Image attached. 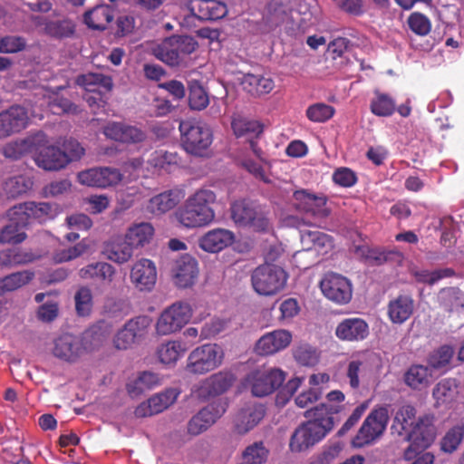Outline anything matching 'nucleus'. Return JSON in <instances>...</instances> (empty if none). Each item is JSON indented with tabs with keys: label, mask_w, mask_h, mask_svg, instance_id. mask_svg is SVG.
<instances>
[{
	"label": "nucleus",
	"mask_w": 464,
	"mask_h": 464,
	"mask_svg": "<svg viewBox=\"0 0 464 464\" xmlns=\"http://www.w3.org/2000/svg\"><path fill=\"white\" fill-rule=\"evenodd\" d=\"M115 268L106 262L89 264L79 271V276L83 280H90L98 285H109L115 276Z\"/></svg>",
	"instance_id": "25"
},
{
	"label": "nucleus",
	"mask_w": 464,
	"mask_h": 464,
	"mask_svg": "<svg viewBox=\"0 0 464 464\" xmlns=\"http://www.w3.org/2000/svg\"><path fill=\"white\" fill-rule=\"evenodd\" d=\"M408 25L413 33L420 36L427 35L431 29L430 19L420 13L411 14L408 18Z\"/></svg>",
	"instance_id": "61"
},
{
	"label": "nucleus",
	"mask_w": 464,
	"mask_h": 464,
	"mask_svg": "<svg viewBox=\"0 0 464 464\" xmlns=\"http://www.w3.org/2000/svg\"><path fill=\"white\" fill-rule=\"evenodd\" d=\"M293 197L298 209L314 216H328L329 210L325 208L326 198L324 197H318L304 189L295 191Z\"/></svg>",
	"instance_id": "23"
},
{
	"label": "nucleus",
	"mask_w": 464,
	"mask_h": 464,
	"mask_svg": "<svg viewBox=\"0 0 464 464\" xmlns=\"http://www.w3.org/2000/svg\"><path fill=\"white\" fill-rule=\"evenodd\" d=\"M34 274L24 270L13 273L0 279V290H18L33 280Z\"/></svg>",
	"instance_id": "46"
},
{
	"label": "nucleus",
	"mask_w": 464,
	"mask_h": 464,
	"mask_svg": "<svg viewBox=\"0 0 464 464\" xmlns=\"http://www.w3.org/2000/svg\"><path fill=\"white\" fill-rule=\"evenodd\" d=\"M28 122L26 110L19 105L0 112V139L24 130Z\"/></svg>",
	"instance_id": "16"
},
{
	"label": "nucleus",
	"mask_w": 464,
	"mask_h": 464,
	"mask_svg": "<svg viewBox=\"0 0 464 464\" xmlns=\"http://www.w3.org/2000/svg\"><path fill=\"white\" fill-rule=\"evenodd\" d=\"M32 183L24 176H15L7 179L5 183V191L9 198H16L25 193Z\"/></svg>",
	"instance_id": "58"
},
{
	"label": "nucleus",
	"mask_w": 464,
	"mask_h": 464,
	"mask_svg": "<svg viewBox=\"0 0 464 464\" xmlns=\"http://www.w3.org/2000/svg\"><path fill=\"white\" fill-rule=\"evenodd\" d=\"M241 85L249 94L260 96L271 92L275 88V82L261 74L246 73L241 80Z\"/></svg>",
	"instance_id": "29"
},
{
	"label": "nucleus",
	"mask_w": 464,
	"mask_h": 464,
	"mask_svg": "<svg viewBox=\"0 0 464 464\" xmlns=\"http://www.w3.org/2000/svg\"><path fill=\"white\" fill-rule=\"evenodd\" d=\"M107 257L117 264H124L128 262L133 255V247L125 240L120 244H113L107 249Z\"/></svg>",
	"instance_id": "54"
},
{
	"label": "nucleus",
	"mask_w": 464,
	"mask_h": 464,
	"mask_svg": "<svg viewBox=\"0 0 464 464\" xmlns=\"http://www.w3.org/2000/svg\"><path fill=\"white\" fill-rule=\"evenodd\" d=\"M367 323L361 318H347L343 320L335 329V335L343 341H362L368 336Z\"/></svg>",
	"instance_id": "24"
},
{
	"label": "nucleus",
	"mask_w": 464,
	"mask_h": 464,
	"mask_svg": "<svg viewBox=\"0 0 464 464\" xmlns=\"http://www.w3.org/2000/svg\"><path fill=\"white\" fill-rule=\"evenodd\" d=\"M301 241L308 249H314L321 254H327L334 248L331 236L321 231L304 230L301 232Z\"/></svg>",
	"instance_id": "31"
},
{
	"label": "nucleus",
	"mask_w": 464,
	"mask_h": 464,
	"mask_svg": "<svg viewBox=\"0 0 464 464\" xmlns=\"http://www.w3.org/2000/svg\"><path fill=\"white\" fill-rule=\"evenodd\" d=\"M106 138L121 143H139L146 139L140 128L123 122L110 121L102 129Z\"/></svg>",
	"instance_id": "14"
},
{
	"label": "nucleus",
	"mask_w": 464,
	"mask_h": 464,
	"mask_svg": "<svg viewBox=\"0 0 464 464\" xmlns=\"http://www.w3.org/2000/svg\"><path fill=\"white\" fill-rule=\"evenodd\" d=\"M85 353L82 340L71 334H63L53 341V354L64 362H75Z\"/></svg>",
	"instance_id": "12"
},
{
	"label": "nucleus",
	"mask_w": 464,
	"mask_h": 464,
	"mask_svg": "<svg viewBox=\"0 0 464 464\" xmlns=\"http://www.w3.org/2000/svg\"><path fill=\"white\" fill-rule=\"evenodd\" d=\"M268 456V450L263 442H255L244 450L242 464H263Z\"/></svg>",
	"instance_id": "51"
},
{
	"label": "nucleus",
	"mask_w": 464,
	"mask_h": 464,
	"mask_svg": "<svg viewBox=\"0 0 464 464\" xmlns=\"http://www.w3.org/2000/svg\"><path fill=\"white\" fill-rule=\"evenodd\" d=\"M435 422L436 417L432 413L418 417L404 440L414 442L420 448H428L434 441L437 435Z\"/></svg>",
	"instance_id": "10"
},
{
	"label": "nucleus",
	"mask_w": 464,
	"mask_h": 464,
	"mask_svg": "<svg viewBox=\"0 0 464 464\" xmlns=\"http://www.w3.org/2000/svg\"><path fill=\"white\" fill-rule=\"evenodd\" d=\"M464 438V424L450 428L440 440V450L446 453L454 452Z\"/></svg>",
	"instance_id": "45"
},
{
	"label": "nucleus",
	"mask_w": 464,
	"mask_h": 464,
	"mask_svg": "<svg viewBox=\"0 0 464 464\" xmlns=\"http://www.w3.org/2000/svg\"><path fill=\"white\" fill-rule=\"evenodd\" d=\"M231 218L242 227H250L255 231H266L269 220L259 205L248 199L236 200L230 207Z\"/></svg>",
	"instance_id": "5"
},
{
	"label": "nucleus",
	"mask_w": 464,
	"mask_h": 464,
	"mask_svg": "<svg viewBox=\"0 0 464 464\" xmlns=\"http://www.w3.org/2000/svg\"><path fill=\"white\" fill-rule=\"evenodd\" d=\"M303 382V378L295 377L289 380L286 384L277 392L276 404L279 407L285 406Z\"/></svg>",
	"instance_id": "62"
},
{
	"label": "nucleus",
	"mask_w": 464,
	"mask_h": 464,
	"mask_svg": "<svg viewBox=\"0 0 464 464\" xmlns=\"http://www.w3.org/2000/svg\"><path fill=\"white\" fill-rule=\"evenodd\" d=\"M285 379V373L277 368L259 369L250 372L246 383L256 397H264L279 388Z\"/></svg>",
	"instance_id": "8"
},
{
	"label": "nucleus",
	"mask_w": 464,
	"mask_h": 464,
	"mask_svg": "<svg viewBox=\"0 0 464 464\" xmlns=\"http://www.w3.org/2000/svg\"><path fill=\"white\" fill-rule=\"evenodd\" d=\"M320 290H352L351 281L344 276L327 272L319 281Z\"/></svg>",
	"instance_id": "41"
},
{
	"label": "nucleus",
	"mask_w": 464,
	"mask_h": 464,
	"mask_svg": "<svg viewBox=\"0 0 464 464\" xmlns=\"http://www.w3.org/2000/svg\"><path fill=\"white\" fill-rule=\"evenodd\" d=\"M187 348L179 341L161 343L157 350L160 362L166 365L175 364L186 353Z\"/></svg>",
	"instance_id": "36"
},
{
	"label": "nucleus",
	"mask_w": 464,
	"mask_h": 464,
	"mask_svg": "<svg viewBox=\"0 0 464 464\" xmlns=\"http://www.w3.org/2000/svg\"><path fill=\"white\" fill-rule=\"evenodd\" d=\"M130 279L139 290H151L157 281L155 264L147 258L139 260L131 268Z\"/></svg>",
	"instance_id": "20"
},
{
	"label": "nucleus",
	"mask_w": 464,
	"mask_h": 464,
	"mask_svg": "<svg viewBox=\"0 0 464 464\" xmlns=\"http://www.w3.org/2000/svg\"><path fill=\"white\" fill-rule=\"evenodd\" d=\"M14 215H23L25 218L21 220L34 219L42 223L53 218L57 214V206L47 202L28 201L13 208Z\"/></svg>",
	"instance_id": "18"
},
{
	"label": "nucleus",
	"mask_w": 464,
	"mask_h": 464,
	"mask_svg": "<svg viewBox=\"0 0 464 464\" xmlns=\"http://www.w3.org/2000/svg\"><path fill=\"white\" fill-rule=\"evenodd\" d=\"M181 192L169 189L152 197L148 203V210L154 215H161L173 209L181 200Z\"/></svg>",
	"instance_id": "27"
},
{
	"label": "nucleus",
	"mask_w": 464,
	"mask_h": 464,
	"mask_svg": "<svg viewBox=\"0 0 464 464\" xmlns=\"http://www.w3.org/2000/svg\"><path fill=\"white\" fill-rule=\"evenodd\" d=\"M335 113V109L324 102L310 105L305 111L306 117L313 122H324Z\"/></svg>",
	"instance_id": "52"
},
{
	"label": "nucleus",
	"mask_w": 464,
	"mask_h": 464,
	"mask_svg": "<svg viewBox=\"0 0 464 464\" xmlns=\"http://www.w3.org/2000/svg\"><path fill=\"white\" fill-rule=\"evenodd\" d=\"M389 419V411L386 407L382 406L373 409L353 438L351 445L353 448L361 449L373 444L383 435Z\"/></svg>",
	"instance_id": "4"
},
{
	"label": "nucleus",
	"mask_w": 464,
	"mask_h": 464,
	"mask_svg": "<svg viewBox=\"0 0 464 464\" xmlns=\"http://www.w3.org/2000/svg\"><path fill=\"white\" fill-rule=\"evenodd\" d=\"M231 127L237 137H242L247 134L257 137L263 132L262 125L256 121L234 119L231 122Z\"/></svg>",
	"instance_id": "50"
},
{
	"label": "nucleus",
	"mask_w": 464,
	"mask_h": 464,
	"mask_svg": "<svg viewBox=\"0 0 464 464\" xmlns=\"http://www.w3.org/2000/svg\"><path fill=\"white\" fill-rule=\"evenodd\" d=\"M227 411V405L221 401H216L201 409L197 414L205 424L211 427Z\"/></svg>",
	"instance_id": "49"
},
{
	"label": "nucleus",
	"mask_w": 464,
	"mask_h": 464,
	"mask_svg": "<svg viewBox=\"0 0 464 464\" xmlns=\"http://www.w3.org/2000/svg\"><path fill=\"white\" fill-rule=\"evenodd\" d=\"M367 372V361L362 357H353L348 362L346 369V377L353 389H358L360 386V378Z\"/></svg>",
	"instance_id": "44"
},
{
	"label": "nucleus",
	"mask_w": 464,
	"mask_h": 464,
	"mask_svg": "<svg viewBox=\"0 0 464 464\" xmlns=\"http://www.w3.org/2000/svg\"><path fill=\"white\" fill-rule=\"evenodd\" d=\"M123 175L116 168H94L78 174V180L81 184L89 187L108 188L119 184Z\"/></svg>",
	"instance_id": "11"
},
{
	"label": "nucleus",
	"mask_w": 464,
	"mask_h": 464,
	"mask_svg": "<svg viewBox=\"0 0 464 464\" xmlns=\"http://www.w3.org/2000/svg\"><path fill=\"white\" fill-rule=\"evenodd\" d=\"M235 241L232 231L225 228H215L204 234L198 241L201 249L209 253L222 251Z\"/></svg>",
	"instance_id": "21"
},
{
	"label": "nucleus",
	"mask_w": 464,
	"mask_h": 464,
	"mask_svg": "<svg viewBox=\"0 0 464 464\" xmlns=\"http://www.w3.org/2000/svg\"><path fill=\"white\" fill-rule=\"evenodd\" d=\"M235 381L234 375L227 371H220L211 374L199 382L198 394L200 398L207 399L226 392Z\"/></svg>",
	"instance_id": "13"
},
{
	"label": "nucleus",
	"mask_w": 464,
	"mask_h": 464,
	"mask_svg": "<svg viewBox=\"0 0 464 464\" xmlns=\"http://www.w3.org/2000/svg\"><path fill=\"white\" fill-rule=\"evenodd\" d=\"M179 157L176 152H169L163 150H156L151 154L150 163L155 168L168 170L170 165H177Z\"/></svg>",
	"instance_id": "60"
},
{
	"label": "nucleus",
	"mask_w": 464,
	"mask_h": 464,
	"mask_svg": "<svg viewBox=\"0 0 464 464\" xmlns=\"http://www.w3.org/2000/svg\"><path fill=\"white\" fill-rule=\"evenodd\" d=\"M216 200L217 195L213 190L207 188H199L177 209L176 219L187 228L208 226L215 219L212 205Z\"/></svg>",
	"instance_id": "1"
},
{
	"label": "nucleus",
	"mask_w": 464,
	"mask_h": 464,
	"mask_svg": "<svg viewBox=\"0 0 464 464\" xmlns=\"http://www.w3.org/2000/svg\"><path fill=\"white\" fill-rule=\"evenodd\" d=\"M395 102L385 93L375 92V97L371 102V111L376 116L387 117L395 111Z\"/></svg>",
	"instance_id": "42"
},
{
	"label": "nucleus",
	"mask_w": 464,
	"mask_h": 464,
	"mask_svg": "<svg viewBox=\"0 0 464 464\" xmlns=\"http://www.w3.org/2000/svg\"><path fill=\"white\" fill-rule=\"evenodd\" d=\"M192 315L191 306L185 302H176L166 308L156 323L160 335H168L179 331L188 324Z\"/></svg>",
	"instance_id": "7"
},
{
	"label": "nucleus",
	"mask_w": 464,
	"mask_h": 464,
	"mask_svg": "<svg viewBox=\"0 0 464 464\" xmlns=\"http://www.w3.org/2000/svg\"><path fill=\"white\" fill-rule=\"evenodd\" d=\"M198 262L193 256L184 255L176 260L172 270V276L174 283L178 287H192L198 278Z\"/></svg>",
	"instance_id": "15"
},
{
	"label": "nucleus",
	"mask_w": 464,
	"mask_h": 464,
	"mask_svg": "<svg viewBox=\"0 0 464 464\" xmlns=\"http://www.w3.org/2000/svg\"><path fill=\"white\" fill-rule=\"evenodd\" d=\"M325 406L309 410L305 416L313 418L295 430L291 437L290 449L301 452L320 441L334 428V417L324 412Z\"/></svg>",
	"instance_id": "2"
},
{
	"label": "nucleus",
	"mask_w": 464,
	"mask_h": 464,
	"mask_svg": "<svg viewBox=\"0 0 464 464\" xmlns=\"http://www.w3.org/2000/svg\"><path fill=\"white\" fill-rule=\"evenodd\" d=\"M287 279L285 269L268 263L257 266L251 276L254 290H283Z\"/></svg>",
	"instance_id": "9"
},
{
	"label": "nucleus",
	"mask_w": 464,
	"mask_h": 464,
	"mask_svg": "<svg viewBox=\"0 0 464 464\" xmlns=\"http://www.w3.org/2000/svg\"><path fill=\"white\" fill-rule=\"evenodd\" d=\"M266 414L264 405L247 403L235 416V429L239 434H245L256 426Z\"/></svg>",
	"instance_id": "19"
},
{
	"label": "nucleus",
	"mask_w": 464,
	"mask_h": 464,
	"mask_svg": "<svg viewBox=\"0 0 464 464\" xmlns=\"http://www.w3.org/2000/svg\"><path fill=\"white\" fill-rule=\"evenodd\" d=\"M44 31L46 34L54 38H68L74 34L75 24L70 19L50 21L45 24Z\"/></svg>",
	"instance_id": "40"
},
{
	"label": "nucleus",
	"mask_w": 464,
	"mask_h": 464,
	"mask_svg": "<svg viewBox=\"0 0 464 464\" xmlns=\"http://www.w3.org/2000/svg\"><path fill=\"white\" fill-rule=\"evenodd\" d=\"M188 105L191 110L202 111L209 103L208 94L198 81L188 83Z\"/></svg>",
	"instance_id": "39"
},
{
	"label": "nucleus",
	"mask_w": 464,
	"mask_h": 464,
	"mask_svg": "<svg viewBox=\"0 0 464 464\" xmlns=\"http://www.w3.org/2000/svg\"><path fill=\"white\" fill-rule=\"evenodd\" d=\"M179 394V392L177 389L171 388L150 397L149 401L151 404L152 411L156 414L162 412L176 401Z\"/></svg>",
	"instance_id": "47"
},
{
	"label": "nucleus",
	"mask_w": 464,
	"mask_h": 464,
	"mask_svg": "<svg viewBox=\"0 0 464 464\" xmlns=\"http://www.w3.org/2000/svg\"><path fill=\"white\" fill-rule=\"evenodd\" d=\"M223 348L217 343L202 344L190 352L187 370L193 374H205L218 368L224 360Z\"/></svg>",
	"instance_id": "6"
},
{
	"label": "nucleus",
	"mask_w": 464,
	"mask_h": 464,
	"mask_svg": "<svg viewBox=\"0 0 464 464\" xmlns=\"http://www.w3.org/2000/svg\"><path fill=\"white\" fill-rule=\"evenodd\" d=\"M160 384L159 376L151 372H143L134 381L127 384V390L131 397H137L146 391Z\"/></svg>",
	"instance_id": "37"
},
{
	"label": "nucleus",
	"mask_w": 464,
	"mask_h": 464,
	"mask_svg": "<svg viewBox=\"0 0 464 464\" xmlns=\"http://www.w3.org/2000/svg\"><path fill=\"white\" fill-rule=\"evenodd\" d=\"M454 275L451 268H442L434 271L421 270L415 273V278L418 282L433 285L439 280L450 277Z\"/></svg>",
	"instance_id": "63"
},
{
	"label": "nucleus",
	"mask_w": 464,
	"mask_h": 464,
	"mask_svg": "<svg viewBox=\"0 0 464 464\" xmlns=\"http://www.w3.org/2000/svg\"><path fill=\"white\" fill-rule=\"evenodd\" d=\"M454 355V349L450 345H442L433 351L428 359L429 364L434 369H442L450 364Z\"/></svg>",
	"instance_id": "53"
},
{
	"label": "nucleus",
	"mask_w": 464,
	"mask_h": 464,
	"mask_svg": "<svg viewBox=\"0 0 464 464\" xmlns=\"http://www.w3.org/2000/svg\"><path fill=\"white\" fill-rule=\"evenodd\" d=\"M458 394V383L455 379H443L436 384L432 396L437 405L451 402Z\"/></svg>",
	"instance_id": "38"
},
{
	"label": "nucleus",
	"mask_w": 464,
	"mask_h": 464,
	"mask_svg": "<svg viewBox=\"0 0 464 464\" xmlns=\"http://www.w3.org/2000/svg\"><path fill=\"white\" fill-rule=\"evenodd\" d=\"M227 411V405L221 401H216L201 409L197 414L205 424L211 427Z\"/></svg>",
	"instance_id": "48"
},
{
	"label": "nucleus",
	"mask_w": 464,
	"mask_h": 464,
	"mask_svg": "<svg viewBox=\"0 0 464 464\" xmlns=\"http://www.w3.org/2000/svg\"><path fill=\"white\" fill-rule=\"evenodd\" d=\"M413 312V300L407 295H400L389 304V317L394 324H402Z\"/></svg>",
	"instance_id": "33"
},
{
	"label": "nucleus",
	"mask_w": 464,
	"mask_h": 464,
	"mask_svg": "<svg viewBox=\"0 0 464 464\" xmlns=\"http://www.w3.org/2000/svg\"><path fill=\"white\" fill-rule=\"evenodd\" d=\"M75 82L89 92H109L112 89L113 82L111 76L102 73L89 72L77 76Z\"/></svg>",
	"instance_id": "28"
},
{
	"label": "nucleus",
	"mask_w": 464,
	"mask_h": 464,
	"mask_svg": "<svg viewBox=\"0 0 464 464\" xmlns=\"http://www.w3.org/2000/svg\"><path fill=\"white\" fill-rule=\"evenodd\" d=\"M190 9L202 21L218 20L227 13V5L216 0H193Z\"/></svg>",
	"instance_id": "26"
},
{
	"label": "nucleus",
	"mask_w": 464,
	"mask_h": 464,
	"mask_svg": "<svg viewBox=\"0 0 464 464\" xmlns=\"http://www.w3.org/2000/svg\"><path fill=\"white\" fill-rule=\"evenodd\" d=\"M154 55L157 59L171 67H177L182 63L181 58H179L177 49L173 46L169 38L154 50Z\"/></svg>",
	"instance_id": "43"
},
{
	"label": "nucleus",
	"mask_w": 464,
	"mask_h": 464,
	"mask_svg": "<svg viewBox=\"0 0 464 464\" xmlns=\"http://www.w3.org/2000/svg\"><path fill=\"white\" fill-rule=\"evenodd\" d=\"M173 46L177 49V53L183 63L185 57L194 53L198 47L196 40L188 35L172 36L169 38Z\"/></svg>",
	"instance_id": "57"
},
{
	"label": "nucleus",
	"mask_w": 464,
	"mask_h": 464,
	"mask_svg": "<svg viewBox=\"0 0 464 464\" xmlns=\"http://www.w3.org/2000/svg\"><path fill=\"white\" fill-rule=\"evenodd\" d=\"M295 361L304 366H314L319 360V355L315 348L303 344L294 350Z\"/></svg>",
	"instance_id": "59"
},
{
	"label": "nucleus",
	"mask_w": 464,
	"mask_h": 464,
	"mask_svg": "<svg viewBox=\"0 0 464 464\" xmlns=\"http://www.w3.org/2000/svg\"><path fill=\"white\" fill-rule=\"evenodd\" d=\"M180 141L184 150L194 156L205 157L213 142V132L206 124L194 120L179 123Z\"/></svg>",
	"instance_id": "3"
},
{
	"label": "nucleus",
	"mask_w": 464,
	"mask_h": 464,
	"mask_svg": "<svg viewBox=\"0 0 464 464\" xmlns=\"http://www.w3.org/2000/svg\"><path fill=\"white\" fill-rule=\"evenodd\" d=\"M113 19V10L108 5H98L84 13L83 20L89 28L104 30Z\"/></svg>",
	"instance_id": "30"
},
{
	"label": "nucleus",
	"mask_w": 464,
	"mask_h": 464,
	"mask_svg": "<svg viewBox=\"0 0 464 464\" xmlns=\"http://www.w3.org/2000/svg\"><path fill=\"white\" fill-rule=\"evenodd\" d=\"M292 341L287 330H275L264 334L256 342L255 351L259 355H271L285 349Z\"/></svg>",
	"instance_id": "17"
},
{
	"label": "nucleus",
	"mask_w": 464,
	"mask_h": 464,
	"mask_svg": "<svg viewBox=\"0 0 464 464\" xmlns=\"http://www.w3.org/2000/svg\"><path fill=\"white\" fill-rule=\"evenodd\" d=\"M403 381L410 388L420 391L430 385L431 371L428 366L413 364L404 373Z\"/></svg>",
	"instance_id": "32"
},
{
	"label": "nucleus",
	"mask_w": 464,
	"mask_h": 464,
	"mask_svg": "<svg viewBox=\"0 0 464 464\" xmlns=\"http://www.w3.org/2000/svg\"><path fill=\"white\" fill-rule=\"evenodd\" d=\"M104 313L112 317L123 316L130 312V304L124 299L108 298L103 305Z\"/></svg>",
	"instance_id": "64"
},
{
	"label": "nucleus",
	"mask_w": 464,
	"mask_h": 464,
	"mask_svg": "<svg viewBox=\"0 0 464 464\" xmlns=\"http://www.w3.org/2000/svg\"><path fill=\"white\" fill-rule=\"evenodd\" d=\"M154 235V227L151 224L141 222L131 226L125 236V239L132 247L144 246L149 244Z\"/></svg>",
	"instance_id": "35"
},
{
	"label": "nucleus",
	"mask_w": 464,
	"mask_h": 464,
	"mask_svg": "<svg viewBox=\"0 0 464 464\" xmlns=\"http://www.w3.org/2000/svg\"><path fill=\"white\" fill-rule=\"evenodd\" d=\"M34 161L39 168L45 170H60L67 166L68 158L58 147L49 145L39 150Z\"/></svg>",
	"instance_id": "22"
},
{
	"label": "nucleus",
	"mask_w": 464,
	"mask_h": 464,
	"mask_svg": "<svg viewBox=\"0 0 464 464\" xmlns=\"http://www.w3.org/2000/svg\"><path fill=\"white\" fill-rule=\"evenodd\" d=\"M26 238V234L20 231L18 222L12 220L0 230V243L19 244Z\"/></svg>",
	"instance_id": "56"
},
{
	"label": "nucleus",
	"mask_w": 464,
	"mask_h": 464,
	"mask_svg": "<svg viewBox=\"0 0 464 464\" xmlns=\"http://www.w3.org/2000/svg\"><path fill=\"white\" fill-rule=\"evenodd\" d=\"M150 322L148 316L140 315L129 320L124 326L126 331L130 333L136 343H138L147 334Z\"/></svg>",
	"instance_id": "55"
},
{
	"label": "nucleus",
	"mask_w": 464,
	"mask_h": 464,
	"mask_svg": "<svg viewBox=\"0 0 464 464\" xmlns=\"http://www.w3.org/2000/svg\"><path fill=\"white\" fill-rule=\"evenodd\" d=\"M416 420V409L411 405H403L397 411L391 430L393 433L406 436Z\"/></svg>",
	"instance_id": "34"
}]
</instances>
